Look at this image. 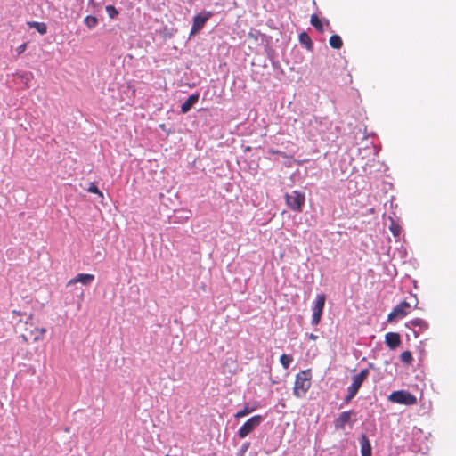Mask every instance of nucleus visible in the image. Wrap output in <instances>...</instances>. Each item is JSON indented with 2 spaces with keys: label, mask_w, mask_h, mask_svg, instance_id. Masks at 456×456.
<instances>
[{
  "label": "nucleus",
  "mask_w": 456,
  "mask_h": 456,
  "mask_svg": "<svg viewBox=\"0 0 456 456\" xmlns=\"http://www.w3.org/2000/svg\"><path fill=\"white\" fill-rule=\"evenodd\" d=\"M326 301V296L325 294H319L316 297L314 305L313 306V314H312V321L311 324L315 326L318 325L321 322L324 305Z\"/></svg>",
  "instance_id": "423d86ee"
},
{
  "label": "nucleus",
  "mask_w": 456,
  "mask_h": 456,
  "mask_svg": "<svg viewBox=\"0 0 456 456\" xmlns=\"http://www.w3.org/2000/svg\"><path fill=\"white\" fill-rule=\"evenodd\" d=\"M385 342L390 349H395L398 347L402 341L400 335L396 332H388L385 336Z\"/></svg>",
  "instance_id": "9b49d317"
},
{
  "label": "nucleus",
  "mask_w": 456,
  "mask_h": 456,
  "mask_svg": "<svg viewBox=\"0 0 456 456\" xmlns=\"http://www.w3.org/2000/svg\"><path fill=\"white\" fill-rule=\"evenodd\" d=\"M355 416L353 411L341 412L338 417L334 420V427L337 430H343L347 423H350L352 417Z\"/></svg>",
  "instance_id": "9d476101"
},
{
  "label": "nucleus",
  "mask_w": 456,
  "mask_h": 456,
  "mask_svg": "<svg viewBox=\"0 0 456 456\" xmlns=\"http://www.w3.org/2000/svg\"><path fill=\"white\" fill-rule=\"evenodd\" d=\"M254 411V408H249L248 406H245L242 410L239 411L235 414L236 419L242 418L249 413H251Z\"/></svg>",
  "instance_id": "5701e85b"
},
{
  "label": "nucleus",
  "mask_w": 456,
  "mask_h": 456,
  "mask_svg": "<svg viewBox=\"0 0 456 456\" xmlns=\"http://www.w3.org/2000/svg\"><path fill=\"white\" fill-rule=\"evenodd\" d=\"M369 370L367 369L362 370L357 375L353 377V382L347 388V395L345 398V403H348L356 395L363 381L367 379Z\"/></svg>",
  "instance_id": "20e7f679"
},
{
  "label": "nucleus",
  "mask_w": 456,
  "mask_h": 456,
  "mask_svg": "<svg viewBox=\"0 0 456 456\" xmlns=\"http://www.w3.org/2000/svg\"><path fill=\"white\" fill-rule=\"evenodd\" d=\"M400 359L406 364H411L413 361L412 354L410 351H404L400 354Z\"/></svg>",
  "instance_id": "412c9836"
},
{
  "label": "nucleus",
  "mask_w": 456,
  "mask_h": 456,
  "mask_svg": "<svg viewBox=\"0 0 456 456\" xmlns=\"http://www.w3.org/2000/svg\"><path fill=\"white\" fill-rule=\"evenodd\" d=\"M46 333V329L44 327H37L33 322V314H30L25 322L24 333L21 334L22 340L28 344L30 342L36 343L41 341Z\"/></svg>",
  "instance_id": "f257e3e1"
},
{
  "label": "nucleus",
  "mask_w": 456,
  "mask_h": 456,
  "mask_svg": "<svg viewBox=\"0 0 456 456\" xmlns=\"http://www.w3.org/2000/svg\"><path fill=\"white\" fill-rule=\"evenodd\" d=\"M12 314L13 316H20L21 315V313L20 311H17V310H12Z\"/></svg>",
  "instance_id": "cd10ccee"
},
{
  "label": "nucleus",
  "mask_w": 456,
  "mask_h": 456,
  "mask_svg": "<svg viewBox=\"0 0 456 456\" xmlns=\"http://www.w3.org/2000/svg\"><path fill=\"white\" fill-rule=\"evenodd\" d=\"M388 401L406 406L417 404V398L407 390H397L392 392L388 396Z\"/></svg>",
  "instance_id": "39448f33"
},
{
  "label": "nucleus",
  "mask_w": 456,
  "mask_h": 456,
  "mask_svg": "<svg viewBox=\"0 0 456 456\" xmlns=\"http://www.w3.org/2000/svg\"><path fill=\"white\" fill-rule=\"evenodd\" d=\"M293 362V357L290 354H281L280 357V362L284 369H289L291 362Z\"/></svg>",
  "instance_id": "6ab92c4d"
},
{
  "label": "nucleus",
  "mask_w": 456,
  "mask_h": 456,
  "mask_svg": "<svg viewBox=\"0 0 456 456\" xmlns=\"http://www.w3.org/2000/svg\"><path fill=\"white\" fill-rule=\"evenodd\" d=\"M87 191L89 192H92V193H94V194H98L100 197H103V194L102 192L98 189V187L94 184V183H91L90 186L88 187Z\"/></svg>",
  "instance_id": "b1692460"
},
{
  "label": "nucleus",
  "mask_w": 456,
  "mask_h": 456,
  "mask_svg": "<svg viewBox=\"0 0 456 456\" xmlns=\"http://www.w3.org/2000/svg\"><path fill=\"white\" fill-rule=\"evenodd\" d=\"M105 10L110 19L116 18L119 13L117 8L113 5H107Z\"/></svg>",
  "instance_id": "4be33fe9"
},
{
  "label": "nucleus",
  "mask_w": 456,
  "mask_h": 456,
  "mask_svg": "<svg viewBox=\"0 0 456 456\" xmlns=\"http://www.w3.org/2000/svg\"><path fill=\"white\" fill-rule=\"evenodd\" d=\"M411 323L413 326H427L425 321L422 320V319H419V318H416V319L411 320Z\"/></svg>",
  "instance_id": "393cba45"
},
{
  "label": "nucleus",
  "mask_w": 456,
  "mask_h": 456,
  "mask_svg": "<svg viewBox=\"0 0 456 456\" xmlns=\"http://www.w3.org/2000/svg\"><path fill=\"white\" fill-rule=\"evenodd\" d=\"M299 41L308 50H311L313 48V42L307 33H305V32L300 33L299 34Z\"/></svg>",
  "instance_id": "f3484780"
},
{
  "label": "nucleus",
  "mask_w": 456,
  "mask_h": 456,
  "mask_svg": "<svg viewBox=\"0 0 456 456\" xmlns=\"http://www.w3.org/2000/svg\"><path fill=\"white\" fill-rule=\"evenodd\" d=\"M212 13L210 12L200 13L193 18V23L191 29V35L198 33L203 28L206 22L210 19Z\"/></svg>",
  "instance_id": "1a4fd4ad"
},
{
  "label": "nucleus",
  "mask_w": 456,
  "mask_h": 456,
  "mask_svg": "<svg viewBox=\"0 0 456 456\" xmlns=\"http://www.w3.org/2000/svg\"><path fill=\"white\" fill-rule=\"evenodd\" d=\"M390 231L394 236H398L400 234V227L397 224H393L390 226Z\"/></svg>",
  "instance_id": "a878e982"
},
{
  "label": "nucleus",
  "mask_w": 456,
  "mask_h": 456,
  "mask_svg": "<svg viewBox=\"0 0 456 456\" xmlns=\"http://www.w3.org/2000/svg\"><path fill=\"white\" fill-rule=\"evenodd\" d=\"M199 100V94H191L188 97V99L182 104L181 106V112L183 114L187 113L191 107L198 102Z\"/></svg>",
  "instance_id": "4468645a"
},
{
  "label": "nucleus",
  "mask_w": 456,
  "mask_h": 456,
  "mask_svg": "<svg viewBox=\"0 0 456 456\" xmlns=\"http://www.w3.org/2000/svg\"><path fill=\"white\" fill-rule=\"evenodd\" d=\"M27 49V44L24 43V44H21L20 45H19L17 48H16V52L18 54H21L25 52V50Z\"/></svg>",
  "instance_id": "bb28decb"
},
{
  "label": "nucleus",
  "mask_w": 456,
  "mask_h": 456,
  "mask_svg": "<svg viewBox=\"0 0 456 456\" xmlns=\"http://www.w3.org/2000/svg\"><path fill=\"white\" fill-rule=\"evenodd\" d=\"M29 28H33L37 30L38 33L44 35L47 32V26L44 22L29 21L28 22Z\"/></svg>",
  "instance_id": "dca6fc26"
},
{
  "label": "nucleus",
  "mask_w": 456,
  "mask_h": 456,
  "mask_svg": "<svg viewBox=\"0 0 456 456\" xmlns=\"http://www.w3.org/2000/svg\"><path fill=\"white\" fill-rule=\"evenodd\" d=\"M263 420L261 415H255L248 419L238 431L240 438H245L248 436L256 428H257Z\"/></svg>",
  "instance_id": "0eeeda50"
},
{
  "label": "nucleus",
  "mask_w": 456,
  "mask_h": 456,
  "mask_svg": "<svg viewBox=\"0 0 456 456\" xmlns=\"http://www.w3.org/2000/svg\"><path fill=\"white\" fill-rule=\"evenodd\" d=\"M311 370H301L296 375L293 395L297 398H301L305 395L309 388L311 387Z\"/></svg>",
  "instance_id": "f03ea898"
},
{
  "label": "nucleus",
  "mask_w": 456,
  "mask_h": 456,
  "mask_svg": "<svg viewBox=\"0 0 456 456\" xmlns=\"http://www.w3.org/2000/svg\"><path fill=\"white\" fill-rule=\"evenodd\" d=\"M94 280V275L89 273H78L75 278L68 282V286L73 285L77 282H81L84 285H88Z\"/></svg>",
  "instance_id": "ddd939ff"
},
{
  "label": "nucleus",
  "mask_w": 456,
  "mask_h": 456,
  "mask_svg": "<svg viewBox=\"0 0 456 456\" xmlns=\"http://www.w3.org/2000/svg\"><path fill=\"white\" fill-rule=\"evenodd\" d=\"M411 305L403 301L394 307L392 312L387 316L388 322H393L395 318H403L411 312Z\"/></svg>",
  "instance_id": "6e6552de"
},
{
  "label": "nucleus",
  "mask_w": 456,
  "mask_h": 456,
  "mask_svg": "<svg viewBox=\"0 0 456 456\" xmlns=\"http://www.w3.org/2000/svg\"><path fill=\"white\" fill-rule=\"evenodd\" d=\"M84 23L89 29H92L98 24V20L95 16L88 15L85 18Z\"/></svg>",
  "instance_id": "aec40b11"
},
{
  "label": "nucleus",
  "mask_w": 456,
  "mask_h": 456,
  "mask_svg": "<svg viewBox=\"0 0 456 456\" xmlns=\"http://www.w3.org/2000/svg\"><path fill=\"white\" fill-rule=\"evenodd\" d=\"M330 45L334 49H340L343 45V41L338 35H332L329 40Z\"/></svg>",
  "instance_id": "a211bd4d"
},
{
  "label": "nucleus",
  "mask_w": 456,
  "mask_h": 456,
  "mask_svg": "<svg viewBox=\"0 0 456 456\" xmlns=\"http://www.w3.org/2000/svg\"><path fill=\"white\" fill-rule=\"evenodd\" d=\"M362 456H372V448L370 440L365 434H362L359 438Z\"/></svg>",
  "instance_id": "f8f14e48"
},
{
  "label": "nucleus",
  "mask_w": 456,
  "mask_h": 456,
  "mask_svg": "<svg viewBox=\"0 0 456 456\" xmlns=\"http://www.w3.org/2000/svg\"><path fill=\"white\" fill-rule=\"evenodd\" d=\"M311 25L320 33H322L323 23L316 14H312L310 19Z\"/></svg>",
  "instance_id": "2eb2a0df"
},
{
  "label": "nucleus",
  "mask_w": 456,
  "mask_h": 456,
  "mask_svg": "<svg viewBox=\"0 0 456 456\" xmlns=\"http://www.w3.org/2000/svg\"><path fill=\"white\" fill-rule=\"evenodd\" d=\"M284 200L287 207L292 211L300 213L303 210V207L305 201V195L303 191H293L290 193L284 195Z\"/></svg>",
  "instance_id": "7ed1b4c3"
},
{
  "label": "nucleus",
  "mask_w": 456,
  "mask_h": 456,
  "mask_svg": "<svg viewBox=\"0 0 456 456\" xmlns=\"http://www.w3.org/2000/svg\"><path fill=\"white\" fill-rule=\"evenodd\" d=\"M308 338L311 340H315L317 338V336L313 334V333H311V334H309Z\"/></svg>",
  "instance_id": "c85d7f7f"
}]
</instances>
